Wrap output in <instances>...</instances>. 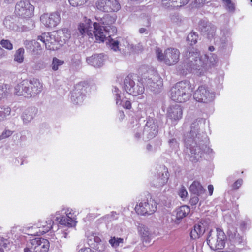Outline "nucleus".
<instances>
[{
    "label": "nucleus",
    "mask_w": 252,
    "mask_h": 252,
    "mask_svg": "<svg viewBox=\"0 0 252 252\" xmlns=\"http://www.w3.org/2000/svg\"><path fill=\"white\" fill-rule=\"evenodd\" d=\"M70 5L72 6H78L81 4V0H68Z\"/></svg>",
    "instance_id": "603ef678"
},
{
    "label": "nucleus",
    "mask_w": 252,
    "mask_h": 252,
    "mask_svg": "<svg viewBox=\"0 0 252 252\" xmlns=\"http://www.w3.org/2000/svg\"><path fill=\"white\" fill-rule=\"evenodd\" d=\"M0 246L6 249H9L11 243L8 239L2 237L0 238Z\"/></svg>",
    "instance_id": "a19ab883"
},
{
    "label": "nucleus",
    "mask_w": 252,
    "mask_h": 252,
    "mask_svg": "<svg viewBox=\"0 0 252 252\" xmlns=\"http://www.w3.org/2000/svg\"><path fill=\"white\" fill-rule=\"evenodd\" d=\"M55 34L61 43L60 44L65 43L71 37L70 31L68 29L65 28L58 30L55 32Z\"/></svg>",
    "instance_id": "5701e85b"
},
{
    "label": "nucleus",
    "mask_w": 252,
    "mask_h": 252,
    "mask_svg": "<svg viewBox=\"0 0 252 252\" xmlns=\"http://www.w3.org/2000/svg\"><path fill=\"white\" fill-rule=\"evenodd\" d=\"M146 197H147V198H150V199H151V196L150 194L148 193V194H147Z\"/></svg>",
    "instance_id": "e2e57ef3"
},
{
    "label": "nucleus",
    "mask_w": 252,
    "mask_h": 252,
    "mask_svg": "<svg viewBox=\"0 0 252 252\" xmlns=\"http://www.w3.org/2000/svg\"><path fill=\"white\" fill-rule=\"evenodd\" d=\"M35 115V113L32 110H26L25 111L22 116L23 121L25 123H28L31 121Z\"/></svg>",
    "instance_id": "72a5a7b5"
},
{
    "label": "nucleus",
    "mask_w": 252,
    "mask_h": 252,
    "mask_svg": "<svg viewBox=\"0 0 252 252\" xmlns=\"http://www.w3.org/2000/svg\"><path fill=\"white\" fill-rule=\"evenodd\" d=\"M182 108L178 105L169 107L167 110V116L172 121H177L182 117Z\"/></svg>",
    "instance_id": "dca6fc26"
},
{
    "label": "nucleus",
    "mask_w": 252,
    "mask_h": 252,
    "mask_svg": "<svg viewBox=\"0 0 252 252\" xmlns=\"http://www.w3.org/2000/svg\"><path fill=\"white\" fill-rule=\"evenodd\" d=\"M5 51L2 47H1V46H0V59L3 58L5 56Z\"/></svg>",
    "instance_id": "5fc2aeb1"
},
{
    "label": "nucleus",
    "mask_w": 252,
    "mask_h": 252,
    "mask_svg": "<svg viewBox=\"0 0 252 252\" xmlns=\"http://www.w3.org/2000/svg\"><path fill=\"white\" fill-rule=\"evenodd\" d=\"M138 231L143 241H148L151 236V233L147 227L142 224H139Z\"/></svg>",
    "instance_id": "cd10ccee"
},
{
    "label": "nucleus",
    "mask_w": 252,
    "mask_h": 252,
    "mask_svg": "<svg viewBox=\"0 0 252 252\" xmlns=\"http://www.w3.org/2000/svg\"><path fill=\"white\" fill-rule=\"evenodd\" d=\"M110 47L114 51H117L119 49V42L117 40H114L113 39H110L109 40Z\"/></svg>",
    "instance_id": "a18cd8bd"
},
{
    "label": "nucleus",
    "mask_w": 252,
    "mask_h": 252,
    "mask_svg": "<svg viewBox=\"0 0 252 252\" xmlns=\"http://www.w3.org/2000/svg\"><path fill=\"white\" fill-rule=\"evenodd\" d=\"M207 0H194L193 5L196 8H200L204 6Z\"/></svg>",
    "instance_id": "09e8293b"
},
{
    "label": "nucleus",
    "mask_w": 252,
    "mask_h": 252,
    "mask_svg": "<svg viewBox=\"0 0 252 252\" xmlns=\"http://www.w3.org/2000/svg\"><path fill=\"white\" fill-rule=\"evenodd\" d=\"M115 100L117 105L121 106L124 109L130 110L132 108V103L128 100H121V96L119 94H115Z\"/></svg>",
    "instance_id": "c756f323"
},
{
    "label": "nucleus",
    "mask_w": 252,
    "mask_h": 252,
    "mask_svg": "<svg viewBox=\"0 0 252 252\" xmlns=\"http://www.w3.org/2000/svg\"><path fill=\"white\" fill-rule=\"evenodd\" d=\"M193 89L188 81L177 83L170 90V98L174 102L184 103L190 98Z\"/></svg>",
    "instance_id": "f03ea898"
},
{
    "label": "nucleus",
    "mask_w": 252,
    "mask_h": 252,
    "mask_svg": "<svg viewBox=\"0 0 252 252\" xmlns=\"http://www.w3.org/2000/svg\"><path fill=\"white\" fill-rule=\"evenodd\" d=\"M38 40H40L50 50H56L58 48V45L61 44L55 32L53 33H43L38 36Z\"/></svg>",
    "instance_id": "9b49d317"
},
{
    "label": "nucleus",
    "mask_w": 252,
    "mask_h": 252,
    "mask_svg": "<svg viewBox=\"0 0 252 252\" xmlns=\"http://www.w3.org/2000/svg\"><path fill=\"white\" fill-rule=\"evenodd\" d=\"M25 50L23 48H20L14 54V60L19 63H22L24 59Z\"/></svg>",
    "instance_id": "473e14b6"
},
{
    "label": "nucleus",
    "mask_w": 252,
    "mask_h": 252,
    "mask_svg": "<svg viewBox=\"0 0 252 252\" xmlns=\"http://www.w3.org/2000/svg\"><path fill=\"white\" fill-rule=\"evenodd\" d=\"M95 6L101 12H116L121 9V5L117 0H97Z\"/></svg>",
    "instance_id": "1a4fd4ad"
},
{
    "label": "nucleus",
    "mask_w": 252,
    "mask_h": 252,
    "mask_svg": "<svg viewBox=\"0 0 252 252\" xmlns=\"http://www.w3.org/2000/svg\"><path fill=\"white\" fill-rule=\"evenodd\" d=\"M214 96V94L205 85L199 86L193 94L194 98L196 101L205 103L212 101Z\"/></svg>",
    "instance_id": "9d476101"
},
{
    "label": "nucleus",
    "mask_w": 252,
    "mask_h": 252,
    "mask_svg": "<svg viewBox=\"0 0 252 252\" xmlns=\"http://www.w3.org/2000/svg\"><path fill=\"white\" fill-rule=\"evenodd\" d=\"M0 252H4V250L2 248H0Z\"/></svg>",
    "instance_id": "69168bd1"
},
{
    "label": "nucleus",
    "mask_w": 252,
    "mask_h": 252,
    "mask_svg": "<svg viewBox=\"0 0 252 252\" xmlns=\"http://www.w3.org/2000/svg\"><path fill=\"white\" fill-rule=\"evenodd\" d=\"M43 88V83L39 79L36 78L25 79L15 86L14 94L17 96L30 98L40 94Z\"/></svg>",
    "instance_id": "f257e3e1"
},
{
    "label": "nucleus",
    "mask_w": 252,
    "mask_h": 252,
    "mask_svg": "<svg viewBox=\"0 0 252 252\" xmlns=\"http://www.w3.org/2000/svg\"><path fill=\"white\" fill-rule=\"evenodd\" d=\"M214 50H215V48L214 47V46H209V50L210 51L212 52V51H214Z\"/></svg>",
    "instance_id": "052dcab7"
},
{
    "label": "nucleus",
    "mask_w": 252,
    "mask_h": 252,
    "mask_svg": "<svg viewBox=\"0 0 252 252\" xmlns=\"http://www.w3.org/2000/svg\"><path fill=\"white\" fill-rule=\"evenodd\" d=\"M226 236L224 232L220 228L217 229L216 233L209 232L207 241L210 248L214 250H221L225 244Z\"/></svg>",
    "instance_id": "39448f33"
},
{
    "label": "nucleus",
    "mask_w": 252,
    "mask_h": 252,
    "mask_svg": "<svg viewBox=\"0 0 252 252\" xmlns=\"http://www.w3.org/2000/svg\"><path fill=\"white\" fill-rule=\"evenodd\" d=\"M123 239L122 238H116L115 237L112 238L109 240V243L113 247H117L120 243H122Z\"/></svg>",
    "instance_id": "ea45409f"
},
{
    "label": "nucleus",
    "mask_w": 252,
    "mask_h": 252,
    "mask_svg": "<svg viewBox=\"0 0 252 252\" xmlns=\"http://www.w3.org/2000/svg\"><path fill=\"white\" fill-rule=\"evenodd\" d=\"M94 241L95 242H96V243H98V244H99V245H101V240L100 239V238L99 237H98V236H94ZM102 246H101V248L100 249L99 247H97V249L99 250V251H103L105 248V246L103 244H102Z\"/></svg>",
    "instance_id": "3c124183"
},
{
    "label": "nucleus",
    "mask_w": 252,
    "mask_h": 252,
    "mask_svg": "<svg viewBox=\"0 0 252 252\" xmlns=\"http://www.w3.org/2000/svg\"><path fill=\"white\" fill-rule=\"evenodd\" d=\"M152 203H153L151 202V201L150 202L147 201V202H145L144 203L141 202L139 205H150Z\"/></svg>",
    "instance_id": "bf43d9fd"
},
{
    "label": "nucleus",
    "mask_w": 252,
    "mask_h": 252,
    "mask_svg": "<svg viewBox=\"0 0 252 252\" xmlns=\"http://www.w3.org/2000/svg\"><path fill=\"white\" fill-rule=\"evenodd\" d=\"M83 21L84 23H80L78 25V29L80 33L83 36L87 34L89 37L93 38V34L91 32V30H90V29L92 28L91 26V19L87 18L86 16H84L83 18Z\"/></svg>",
    "instance_id": "a211bd4d"
},
{
    "label": "nucleus",
    "mask_w": 252,
    "mask_h": 252,
    "mask_svg": "<svg viewBox=\"0 0 252 252\" xmlns=\"http://www.w3.org/2000/svg\"><path fill=\"white\" fill-rule=\"evenodd\" d=\"M169 179V175L167 171L165 172V174L162 173V177L159 179V184L163 186L165 185L168 181Z\"/></svg>",
    "instance_id": "37998d69"
},
{
    "label": "nucleus",
    "mask_w": 252,
    "mask_h": 252,
    "mask_svg": "<svg viewBox=\"0 0 252 252\" xmlns=\"http://www.w3.org/2000/svg\"><path fill=\"white\" fill-rule=\"evenodd\" d=\"M117 16L116 15H110L109 14H106L100 18L99 20V24H101L104 28L110 30L112 33L115 34L117 32V28L113 25L115 24L117 19ZM98 21V19H97Z\"/></svg>",
    "instance_id": "4468645a"
},
{
    "label": "nucleus",
    "mask_w": 252,
    "mask_h": 252,
    "mask_svg": "<svg viewBox=\"0 0 252 252\" xmlns=\"http://www.w3.org/2000/svg\"><path fill=\"white\" fill-rule=\"evenodd\" d=\"M93 26L94 28L93 33L96 40L98 42H103L107 38H110L111 36L115 34L112 33L107 29L101 27L98 23L94 22Z\"/></svg>",
    "instance_id": "f8f14e48"
},
{
    "label": "nucleus",
    "mask_w": 252,
    "mask_h": 252,
    "mask_svg": "<svg viewBox=\"0 0 252 252\" xmlns=\"http://www.w3.org/2000/svg\"><path fill=\"white\" fill-rule=\"evenodd\" d=\"M11 113V108L8 107L1 108L0 110V121L4 120L7 116H9Z\"/></svg>",
    "instance_id": "c9c22d12"
},
{
    "label": "nucleus",
    "mask_w": 252,
    "mask_h": 252,
    "mask_svg": "<svg viewBox=\"0 0 252 252\" xmlns=\"http://www.w3.org/2000/svg\"><path fill=\"white\" fill-rule=\"evenodd\" d=\"M61 234L62 235L61 236V237H63L64 238H66L67 237V233L66 232H62Z\"/></svg>",
    "instance_id": "13d9d810"
},
{
    "label": "nucleus",
    "mask_w": 252,
    "mask_h": 252,
    "mask_svg": "<svg viewBox=\"0 0 252 252\" xmlns=\"http://www.w3.org/2000/svg\"><path fill=\"white\" fill-rule=\"evenodd\" d=\"M8 93L7 85L4 84L0 87V101L5 98L8 95Z\"/></svg>",
    "instance_id": "e433bc0d"
},
{
    "label": "nucleus",
    "mask_w": 252,
    "mask_h": 252,
    "mask_svg": "<svg viewBox=\"0 0 252 252\" xmlns=\"http://www.w3.org/2000/svg\"><path fill=\"white\" fill-rule=\"evenodd\" d=\"M60 223L68 227H74L76 225V222L68 216L62 217L60 220Z\"/></svg>",
    "instance_id": "2f4dec72"
},
{
    "label": "nucleus",
    "mask_w": 252,
    "mask_h": 252,
    "mask_svg": "<svg viewBox=\"0 0 252 252\" xmlns=\"http://www.w3.org/2000/svg\"><path fill=\"white\" fill-rule=\"evenodd\" d=\"M157 209V206H135L134 210L140 215H151Z\"/></svg>",
    "instance_id": "b1692460"
},
{
    "label": "nucleus",
    "mask_w": 252,
    "mask_h": 252,
    "mask_svg": "<svg viewBox=\"0 0 252 252\" xmlns=\"http://www.w3.org/2000/svg\"><path fill=\"white\" fill-rule=\"evenodd\" d=\"M199 201L198 196L192 197L190 199V203L191 205H196Z\"/></svg>",
    "instance_id": "864d4df0"
},
{
    "label": "nucleus",
    "mask_w": 252,
    "mask_h": 252,
    "mask_svg": "<svg viewBox=\"0 0 252 252\" xmlns=\"http://www.w3.org/2000/svg\"><path fill=\"white\" fill-rule=\"evenodd\" d=\"M243 183V180L242 179H239L236 180L232 186V188L233 189L236 190L242 185Z\"/></svg>",
    "instance_id": "8fccbe9b"
},
{
    "label": "nucleus",
    "mask_w": 252,
    "mask_h": 252,
    "mask_svg": "<svg viewBox=\"0 0 252 252\" xmlns=\"http://www.w3.org/2000/svg\"><path fill=\"white\" fill-rule=\"evenodd\" d=\"M189 0H162L163 7L166 9H175L186 5Z\"/></svg>",
    "instance_id": "6ab92c4d"
},
{
    "label": "nucleus",
    "mask_w": 252,
    "mask_h": 252,
    "mask_svg": "<svg viewBox=\"0 0 252 252\" xmlns=\"http://www.w3.org/2000/svg\"><path fill=\"white\" fill-rule=\"evenodd\" d=\"M85 250H86L87 252H89V251H91V250H90V249H89V248H88V249H85Z\"/></svg>",
    "instance_id": "774afa93"
},
{
    "label": "nucleus",
    "mask_w": 252,
    "mask_h": 252,
    "mask_svg": "<svg viewBox=\"0 0 252 252\" xmlns=\"http://www.w3.org/2000/svg\"><path fill=\"white\" fill-rule=\"evenodd\" d=\"M13 134V131L10 130H5L0 135V140L9 137Z\"/></svg>",
    "instance_id": "49530a36"
},
{
    "label": "nucleus",
    "mask_w": 252,
    "mask_h": 252,
    "mask_svg": "<svg viewBox=\"0 0 252 252\" xmlns=\"http://www.w3.org/2000/svg\"><path fill=\"white\" fill-rule=\"evenodd\" d=\"M178 195L183 200H184V199L187 198L188 196V192L184 186H182L180 188L178 191Z\"/></svg>",
    "instance_id": "c03bdc74"
},
{
    "label": "nucleus",
    "mask_w": 252,
    "mask_h": 252,
    "mask_svg": "<svg viewBox=\"0 0 252 252\" xmlns=\"http://www.w3.org/2000/svg\"><path fill=\"white\" fill-rule=\"evenodd\" d=\"M24 45L27 50H29L33 55H39L42 50L40 43L35 40H26L24 42Z\"/></svg>",
    "instance_id": "f3484780"
},
{
    "label": "nucleus",
    "mask_w": 252,
    "mask_h": 252,
    "mask_svg": "<svg viewBox=\"0 0 252 252\" xmlns=\"http://www.w3.org/2000/svg\"><path fill=\"white\" fill-rule=\"evenodd\" d=\"M103 55L95 54L87 59L88 63L94 66H99L103 62Z\"/></svg>",
    "instance_id": "bb28decb"
},
{
    "label": "nucleus",
    "mask_w": 252,
    "mask_h": 252,
    "mask_svg": "<svg viewBox=\"0 0 252 252\" xmlns=\"http://www.w3.org/2000/svg\"><path fill=\"white\" fill-rule=\"evenodd\" d=\"M198 34L195 32H191L187 36V40L191 45L195 44L197 42Z\"/></svg>",
    "instance_id": "f704fd0d"
},
{
    "label": "nucleus",
    "mask_w": 252,
    "mask_h": 252,
    "mask_svg": "<svg viewBox=\"0 0 252 252\" xmlns=\"http://www.w3.org/2000/svg\"><path fill=\"white\" fill-rule=\"evenodd\" d=\"M124 89L127 93L134 96L142 94L145 91L143 83L139 81L135 84L129 75L127 76L124 80Z\"/></svg>",
    "instance_id": "0eeeda50"
},
{
    "label": "nucleus",
    "mask_w": 252,
    "mask_h": 252,
    "mask_svg": "<svg viewBox=\"0 0 252 252\" xmlns=\"http://www.w3.org/2000/svg\"><path fill=\"white\" fill-rule=\"evenodd\" d=\"M54 221L51 218H47L46 220L39 221L37 224L38 231L35 233L36 235H41L48 232L52 228Z\"/></svg>",
    "instance_id": "412c9836"
},
{
    "label": "nucleus",
    "mask_w": 252,
    "mask_h": 252,
    "mask_svg": "<svg viewBox=\"0 0 252 252\" xmlns=\"http://www.w3.org/2000/svg\"><path fill=\"white\" fill-rule=\"evenodd\" d=\"M146 31V29L144 28H141L139 29V32L140 33H143Z\"/></svg>",
    "instance_id": "4d7b16f0"
},
{
    "label": "nucleus",
    "mask_w": 252,
    "mask_h": 252,
    "mask_svg": "<svg viewBox=\"0 0 252 252\" xmlns=\"http://www.w3.org/2000/svg\"><path fill=\"white\" fill-rule=\"evenodd\" d=\"M221 252H235L230 251H222Z\"/></svg>",
    "instance_id": "0e129e2a"
},
{
    "label": "nucleus",
    "mask_w": 252,
    "mask_h": 252,
    "mask_svg": "<svg viewBox=\"0 0 252 252\" xmlns=\"http://www.w3.org/2000/svg\"><path fill=\"white\" fill-rule=\"evenodd\" d=\"M64 63V61L60 60L58 58L54 57L53 59L52 63V68L53 70L56 71L58 69L59 66Z\"/></svg>",
    "instance_id": "4c0bfd02"
},
{
    "label": "nucleus",
    "mask_w": 252,
    "mask_h": 252,
    "mask_svg": "<svg viewBox=\"0 0 252 252\" xmlns=\"http://www.w3.org/2000/svg\"><path fill=\"white\" fill-rule=\"evenodd\" d=\"M0 44L3 48L8 50H11L13 49V44L9 40L2 39L0 41Z\"/></svg>",
    "instance_id": "58836bf2"
},
{
    "label": "nucleus",
    "mask_w": 252,
    "mask_h": 252,
    "mask_svg": "<svg viewBox=\"0 0 252 252\" xmlns=\"http://www.w3.org/2000/svg\"><path fill=\"white\" fill-rule=\"evenodd\" d=\"M199 28L201 32H207L212 31L214 32L215 28L211 23H208L204 20H201L199 23Z\"/></svg>",
    "instance_id": "7c9ffc66"
},
{
    "label": "nucleus",
    "mask_w": 252,
    "mask_h": 252,
    "mask_svg": "<svg viewBox=\"0 0 252 252\" xmlns=\"http://www.w3.org/2000/svg\"><path fill=\"white\" fill-rule=\"evenodd\" d=\"M49 248L48 240L42 238H35L30 240L24 252H47Z\"/></svg>",
    "instance_id": "6e6552de"
},
{
    "label": "nucleus",
    "mask_w": 252,
    "mask_h": 252,
    "mask_svg": "<svg viewBox=\"0 0 252 252\" xmlns=\"http://www.w3.org/2000/svg\"><path fill=\"white\" fill-rule=\"evenodd\" d=\"M208 189L209 191V194L210 196L213 194L214 191V187L212 185H209L208 186Z\"/></svg>",
    "instance_id": "6e6d98bb"
},
{
    "label": "nucleus",
    "mask_w": 252,
    "mask_h": 252,
    "mask_svg": "<svg viewBox=\"0 0 252 252\" xmlns=\"http://www.w3.org/2000/svg\"><path fill=\"white\" fill-rule=\"evenodd\" d=\"M5 0V1H7V2H11V1H14V0Z\"/></svg>",
    "instance_id": "338daca9"
},
{
    "label": "nucleus",
    "mask_w": 252,
    "mask_h": 252,
    "mask_svg": "<svg viewBox=\"0 0 252 252\" xmlns=\"http://www.w3.org/2000/svg\"><path fill=\"white\" fill-rule=\"evenodd\" d=\"M190 211V208L189 206H180L176 210V215L174 219H172V221L176 224H179L181 220L186 217Z\"/></svg>",
    "instance_id": "4be33fe9"
},
{
    "label": "nucleus",
    "mask_w": 252,
    "mask_h": 252,
    "mask_svg": "<svg viewBox=\"0 0 252 252\" xmlns=\"http://www.w3.org/2000/svg\"><path fill=\"white\" fill-rule=\"evenodd\" d=\"M223 2L225 4L226 9L230 11H232L235 9L234 4L232 2L231 0H222Z\"/></svg>",
    "instance_id": "79ce46f5"
},
{
    "label": "nucleus",
    "mask_w": 252,
    "mask_h": 252,
    "mask_svg": "<svg viewBox=\"0 0 252 252\" xmlns=\"http://www.w3.org/2000/svg\"><path fill=\"white\" fill-rule=\"evenodd\" d=\"M189 191L194 195L199 196L203 194L205 190L199 181H194L190 185Z\"/></svg>",
    "instance_id": "a878e982"
},
{
    "label": "nucleus",
    "mask_w": 252,
    "mask_h": 252,
    "mask_svg": "<svg viewBox=\"0 0 252 252\" xmlns=\"http://www.w3.org/2000/svg\"><path fill=\"white\" fill-rule=\"evenodd\" d=\"M60 15L58 12H54L48 14L45 13L40 17L41 23L47 28H54L60 22Z\"/></svg>",
    "instance_id": "ddd939ff"
},
{
    "label": "nucleus",
    "mask_w": 252,
    "mask_h": 252,
    "mask_svg": "<svg viewBox=\"0 0 252 252\" xmlns=\"http://www.w3.org/2000/svg\"><path fill=\"white\" fill-rule=\"evenodd\" d=\"M156 55L158 60L163 61L168 66H172L175 65L179 61L180 52L176 48L169 47L162 53L160 49L158 48L156 50Z\"/></svg>",
    "instance_id": "7ed1b4c3"
},
{
    "label": "nucleus",
    "mask_w": 252,
    "mask_h": 252,
    "mask_svg": "<svg viewBox=\"0 0 252 252\" xmlns=\"http://www.w3.org/2000/svg\"><path fill=\"white\" fill-rule=\"evenodd\" d=\"M147 133L149 137L153 138L156 136L158 132V126L152 119L147 120L144 129Z\"/></svg>",
    "instance_id": "aec40b11"
},
{
    "label": "nucleus",
    "mask_w": 252,
    "mask_h": 252,
    "mask_svg": "<svg viewBox=\"0 0 252 252\" xmlns=\"http://www.w3.org/2000/svg\"><path fill=\"white\" fill-rule=\"evenodd\" d=\"M189 58H192L194 61L196 66L206 69L214 67L217 62V55L214 54H211L210 56L205 55L203 57L200 56L199 52L195 50V52H189Z\"/></svg>",
    "instance_id": "20e7f679"
},
{
    "label": "nucleus",
    "mask_w": 252,
    "mask_h": 252,
    "mask_svg": "<svg viewBox=\"0 0 252 252\" xmlns=\"http://www.w3.org/2000/svg\"><path fill=\"white\" fill-rule=\"evenodd\" d=\"M174 142H176V140L175 139H172L170 140V141H169V143H174Z\"/></svg>",
    "instance_id": "680f3d73"
},
{
    "label": "nucleus",
    "mask_w": 252,
    "mask_h": 252,
    "mask_svg": "<svg viewBox=\"0 0 252 252\" xmlns=\"http://www.w3.org/2000/svg\"><path fill=\"white\" fill-rule=\"evenodd\" d=\"M208 222L206 220H202L194 225V229L190 232V237L192 239H196L201 236L208 227Z\"/></svg>",
    "instance_id": "2eb2a0df"
},
{
    "label": "nucleus",
    "mask_w": 252,
    "mask_h": 252,
    "mask_svg": "<svg viewBox=\"0 0 252 252\" xmlns=\"http://www.w3.org/2000/svg\"><path fill=\"white\" fill-rule=\"evenodd\" d=\"M200 121L196 120L191 125V132H196V130L197 131L199 127V122Z\"/></svg>",
    "instance_id": "de8ad7c7"
},
{
    "label": "nucleus",
    "mask_w": 252,
    "mask_h": 252,
    "mask_svg": "<svg viewBox=\"0 0 252 252\" xmlns=\"http://www.w3.org/2000/svg\"><path fill=\"white\" fill-rule=\"evenodd\" d=\"M34 7L29 1L21 0L15 5L14 14L22 19L28 20L34 15Z\"/></svg>",
    "instance_id": "423d86ee"
},
{
    "label": "nucleus",
    "mask_w": 252,
    "mask_h": 252,
    "mask_svg": "<svg viewBox=\"0 0 252 252\" xmlns=\"http://www.w3.org/2000/svg\"><path fill=\"white\" fill-rule=\"evenodd\" d=\"M83 88L81 84H78L75 86L74 89L71 92V100L74 103H78L79 99L83 97Z\"/></svg>",
    "instance_id": "393cba45"
},
{
    "label": "nucleus",
    "mask_w": 252,
    "mask_h": 252,
    "mask_svg": "<svg viewBox=\"0 0 252 252\" xmlns=\"http://www.w3.org/2000/svg\"><path fill=\"white\" fill-rule=\"evenodd\" d=\"M190 160L192 162H196L198 161L203 153L202 150L200 146H196L191 149Z\"/></svg>",
    "instance_id": "c85d7f7f"
}]
</instances>
